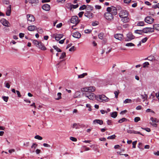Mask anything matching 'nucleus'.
Segmentation results:
<instances>
[{
	"label": "nucleus",
	"instance_id": "obj_25",
	"mask_svg": "<svg viewBox=\"0 0 159 159\" xmlns=\"http://www.w3.org/2000/svg\"><path fill=\"white\" fill-rule=\"evenodd\" d=\"M135 33L139 34H142L143 33V30H136L134 31Z\"/></svg>",
	"mask_w": 159,
	"mask_h": 159
},
{
	"label": "nucleus",
	"instance_id": "obj_42",
	"mask_svg": "<svg viewBox=\"0 0 159 159\" xmlns=\"http://www.w3.org/2000/svg\"><path fill=\"white\" fill-rule=\"evenodd\" d=\"M125 45L127 47H132L134 46L135 45L132 43H126Z\"/></svg>",
	"mask_w": 159,
	"mask_h": 159
},
{
	"label": "nucleus",
	"instance_id": "obj_23",
	"mask_svg": "<svg viewBox=\"0 0 159 159\" xmlns=\"http://www.w3.org/2000/svg\"><path fill=\"white\" fill-rule=\"evenodd\" d=\"M71 29L70 30V31L73 32L74 30H75V31H77V30H78V28L77 27V25L75 24V25L71 26Z\"/></svg>",
	"mask_w": 159,
	"mask_h": 159
},
{
	"label": "nucleus",
	"instance_id": "obj_59",
	"mask_svg": "<svg viewBox=\"0 0 159 159\" xmlns=\"http://www.w3.org/2000/svg\"><path fill=\"white\" fill-rule=\"evenodd\" d=\"M37 145L35 143H33L32 145L31 146V148H34L35 149L36 147H37Z\"/></svg>",
	"mask_w": 159,
	"mask_h": 159
},
{
	"label": "nucleus",
	"instance_id": "obj_47",
	"mask_svg": "<svg viewBox=\"0 0 159 159\" xmlns=\"http://www.w3.org/2000/svg\"><path fill=\"white\" fill-rule=\"evenodd\" d=\"M116 137V136L114 134L111 136L108 137L107 138V139H113L115 138Z\"/></svg>",
	"mask_w": 159,
	"mask_h": 159
},
{
	"label": "nucleus",
	"instance_id": "obj_60",
	"mask_svg": "<svg viewBox=\"0 0 159 159\" xmlns=\"http://www.w3.org/2000/svg\"><path fill=\"white\" fill-rule=\"evenodd\" d=\"M2 98L4 101H5V102H7L8 101V97H2Z\"/></svg>",
	"mask_w": 159,
	"mask_h": 159
},
{
	"label": "nucleus",
	"instance_id": "obj_35",
	"mask_svg": "<svg viewBox=\"0 0 159 159\" xmlns=\"http://www.w3.org/2000/svg\"><path fill=\"white\" fill-rule=\"evenodd\" d=\"M43 145L45 147L49 148H54L53 147H52L53 145L51 146L48 144L44 143L43 144Z\"/></svg>",
	"mask_w": 159,
	"mask_h": 159
},
{
	"label": "nucleus",
	"instance_id": "obj_43",
	"mask_svg": "<svg viewBox=\"0 0 159 159\" xmlns=\"http://www.w3.org/2000/svg\"><path fill=\"white\" fill-rule=\"evenodd\" d=\"M149 65V64L148 62H146L143 63V68H146L147 67H148V66Z\"/></svg>",
	"mask_w": 159,
	"mask_h": 159
},
{
	"label": "nucleus",
	"instance_id": "obj_56",
	"mask_svg": "<svg viewBox=\"0 0 159 159\" xmlns=\"http://www.w3.org/2000/svg\"><path fill=\"white\" fill-rule=\"evenodd\" d=\"M152 7L154 9H156L157 8H159V3H157L156 5L152 6Z\"/></svg>",
	"mask_w": 159,
	"mask_h": 159
},
{
	"label": "nucleus",
	"instance_id": "obj_63",
	"mask_svg": "<svg viewBox=\"0 0 159 159\" xmlns=\"http://www.w3.org/2000/svg\"><path fill=\"white\" fill-rule=\"evenodd\" d=\"M16 94L17 95L18 97L20 98L21 96V95L19 91H18V90L16 91Z\"/></svg>",
	"mask_w": 159,
	"mask_h": 159
},
{
	"label": "nucleus",
	"instance_id": "obj_45",
	"mask_svg": "<svg viewBox=\"0 0 159 159\" xmlns=\"http://www.w3.org/2000/svg\"><path fill=\"white\" fill-rule=\"evenodd\" d=\"M86 7H87L86 5H83L80 7L79 10H84L85 9H86Z\"/></svg>",
	"mask_w": 159,
	"mask_h": 159
},
{
	"label": "nucleus",
	"instance_id": "obj_29",
	"mask_svg": "<svg viewBox=\"0 0 159 159\" xmlns=\"http://www.w3.org/2000/svg\"><path fill=\"white\" fill-rule=\"evenodd\" d=\"M86 10L89 11H91L93 9V7L91 6L88 5L86 6Z\"/></svg>",
	"mask_w": 159,
	"mask_h": 159
},
{
	"label": "nucleus",
	"instance_id": "obj_15",
	"mask_svg": "<svg viewBox=\"0 0 159 159\" xmlns=\"http://www.w3.org/2000/svg\"><path fill=\"white\" fill-rule=\"evenodd\" d=\"M29 2L32 6H35L39 3V0H29Z\"/></svg>",
	"mask_w": 159,
	"mask_h": 159
},
{
	"label": "nucleus",
	"instance_id": "obj_17",
	"mask_svg": "<svg viewBox=\"0 0 159 159\" xmlns=\"http://www.w3.org/2000/svg\"><path fill=\"white\" fill-rule=\"evenodd\" d=\"M121 18V21L124 23H127L129 21V18L128 16H124Z\"/></svg>",
	"mask_w": 159,
	"mask_h": 159
},
{
	"label": "nucleus",
	"instance_id": "obj_41",
	"mask_svg": "<svg viewBox=\"0 0 159 159\" xmlns=\"http://www.w3.org/2000/svg\"><path fill=\"white\" fill-rule=\"evenodd\" d=\"M76 47L74 46H73L70 48V52H73L76 50Z\"/></svg>",
	"mask_w": 159,
	"mask_h": 159
},
{
	"label": "nucleus",
	"instance_id": "obj_36",
	"mask_svg": "<svg viewBox=\"0 0 159 159\" xmlns=\"http://www.w3.org/2000/svg\"><path fill=\"white\" fill-rule=\"evenodd\" d=\"M132 100L130 99H126L123 102V103L125 104L127 103H130L132 102Z\"/></svg>",
	"mask_w": 159,
	"mask_h": 159
},
{
	"label": "nucleus",
	"instance_id": "obj_53",
	"mask_svg": "<svg viewBox=\"0 0 159 159\" xmlns=\"http://www.w3.org/2000/svg\"><path fill=\"white\" fill-rule=\"evenodd\" d=\"M114 93L115 95V98H117L118 97V95H119V92H118V91H115L114 92Z\"/></svg>",
	"mask_w": 159,
	"mask_h": 159
},
{
	"label": "nucleus",
	"instance_id": "obj_6",
	"mask_svg": "<svg viewBox=\"0 0 159 159\" xmlns=\"http://www.w3.org/2000/svg\"><path fill=\"white\" fill-rule=\"evenodd\" d=\"M134 36L131 33H129L127 34V38L125 39V41H130L134 39Z\"/></svg>",
	"mask_w": 159,
	"mask_h": 159
},
{
	"label": "nucleus",
	"instance_id": "obj_1",
	"mask_svg": "<svg viewBox=\"0 0 159 159\" xmlns=\"http://www.w3.org/2000/svg\"><path fill=\"white\" fill-rule=\"evenodd\" d=\"M97 100L103 102H108L109 99L104 95H100L96 96Z\"/></svg>",
	"mask_w": 159,
	"mask_h": 159
},
{
	"label": "nucleus",
	"instance_id": "obj_26",
	"mask_svg": "<svg viewBox=\"0 0 159 159\" xmlns=\"http://www.w3.org/2000/svg\"><path fill=\"white\" fill-rule=\"evenodd\" d=\"M79 7V5L78 4H76V5H73L72 4L70 5V10H71L72 8L74 9H76L78 7Z\"/></svg>",
	"mask_w": 159,
	"mask_h": 159
},
{
	"label": "nucleus",
	"instance_id": "obj_48",
	"mask_svg": "<svg viewBox=\"0 0 159 159\" xmlns=\"http://www.w3.org/2000/svg\"><path fill=\"white\" fill-rule=\"evenodd\" d=\"M138 148L140 149H142L143 148V144L141 143H139L138 144Z\"/></svg>",
	"mask_w": 159,
	"mask_h": 159
},
{
	"label": "nucleus",
	"instance_id": "obj_37",
	"mask_svg": "<svg viewBox=\"0 0 159 159\" xmlns=\"http://www.w3.org/2000/svg\"><path fill=\"white\" fill-rule=\"evenodd\" d=\"M53 48L56 50L57 51L59 52H61V50L58 47H57L56 46H53Z\"/></svg>",
	"mask_w": 159,
	"mask_h": 159
},
{
	"label": "nucleus",
	"instance_id": "obj_55",
	"mask_svg": "<svg viewBox=\"0 0 159 159\" xmlns=\"http://www.w3.org/2000/svg\"><path fill=\"white\" fill-rule=\"evenodd\" d=\"M3 4L6 5H8L9 3V2L8 0H3Z\"/></svg>",
	"mask_w": 159,
	"mask_h": 159
},
{
	"label": "nucleus",
	"instance_id": "obj_52",
	"mask_svg": "<svg viewBox=\"0 0 159 159\" xmlns=\"http://www.w3.org/2000/svg\"><path fill=\"white\" fill-rule=\"evenodd\" d=\"M140 120V117H136L134 119V121L135 122H137L139 121Z\"/></svg>",
	"mask_w": 159,
	"mask_h": 159
},
{
	"label": "nucleus",
	"instance_id": "obj_18",
	"mask_svg": "<svg viewBox=\"0 0 159 159\" xmlns=\"http://www.w3.org/2000/svg\"><path fill=\"white\" fill-rule=\"evenodd\" d=\"M93 123L94 124H99L100 125H102L103 124V121L102 120L99 119H96L93 121Z\"/></svg>",
	"mask_w": 159,
	"mask_h": 159
},
{
	"label": "nucleus",
	"instance_id": "obj_62",
	"mask_svg": "<svg viewBox=\"0 0 159 159\" xmlns=\"http://www.w3.org/2000/svg\"><path fill=\"white\" fill-rule=\"evenodd\" d=\"M84 13V12L83 11H81L78 14V16L79 17H81L82 16Z\"/></svg>",
	"mask_w": 159,
	"mask_h": 159
},
{
	"label": "nucleus",
	"instance_id": "obj_61",
	"mask_svg": "<svg viewBox=\"0 0 159 159\" xmlns=\"http://www.w3.org/2000/svg\"><path fill=\"white\" fill-rule=\"evenodd\" d=\"M148 38L147 37H145L141 40V42L142 43H145L148 40Z\"/></svg>",
	"mask_w": 159,
	"mask_h": 159
},
{
	"label": "nucleus",
	"instance_id": "obj_32",
	"mask_svg": "<svg viewBox=\"0 0 159 159\" xmlns=\"http://www.w3.org/2000/svg\"><path fill=\"white\" fill-rule=\"evenodd\" d=\"M88 75L86 73H84L81 75H78V78H82L84 77L85 76L87 75Z\"/></svg>",
	"mask_w": 159,
	"mask_h": 159
},
{
	"label": "nucleus",
	"instance_id": "obj_4",
	"mask_svg": "<svg viewBox=\"0 0 159 159\" xmlns=\"http://www.w3.org/2000/svg\"><path fill=\"white\" fill-rule=\"evenodd\" d=\"M104 16L105 18L108 21H111L114 19V16L110 13L107 12H105L104 14Z\"/></svg>",
	"mask_w": 159,
	"mask_h": 159
},
{
	"label": "nucleus",
	"instance_id": "obj_57",
	"mask_svg": "<svg viewBox=\"0 0 159 159\" xmlns=\"http://www.w3.org/2000/svg\"><path fill=\"white\" fill-rule=\"evenodd\" d=\"M11 11L9 10H7L6 12V14L7 16H10V15Z\"/></svg>",
	"mask_w": 159,
	"mask_h": 159
},
{
	"label": "nucleus",
	"instance_id": "obj_44",
	"mask_svg": "<svg viewBox=\"0 0 159 159\" xmlns=\"http://www.w3.org/2000/svg\"><path fill=\"white\" fill-rule=\"evenodd\" d=\"M34 138L39 140H41L43 139L42 137L39 135H36L35 136Z\"/></svg>",
	"mask_w": 159,
	"mask_h": 159
},
{
	"label": "nucleus",
	"instance_id": "obj_33",
	"mask_svg": "<svg viewBox=\"0 0 159 159\" xmlns=\"http://www.w3.org/2000/svg\"><path fill=\"white\" fill-rule=\"evenodd\" d=\"M141 96L143 100V101H144L146 99H147L148 98V96L146 94H144V95L141 94Z\"/></svg>",
	"mask_w": 159,
	"mask_h": 159
},
{
	"label": "nucleus",
	"instance_id": "obj_30",
	"mask_svg": "<svg viewBox=\"0 0 159 159\" xmlns=\"http://www.w3.org/2000/svg\"><path fill=\"white\" fill-rule=\"evenodd\" d=\"M144 25V22L143 21H139L137 24V25L138 26H143Z\"/></svg>",
	"mask_w": 159,
	"mask_h": 159
},
{
	"label": "nucleus",
	"instance_id": "obj_7",
	"mask_svg": "<svg viewBox=\"0 0 159 159\" xmlns=\"http://www.w3.org/2000/svg\"><path fill=\"white\" fill-rule=\"evenodd\" d=\"M70 22L71 23L77 25L79 22L78 17L76 16H72L71 19L70 20Z\"/></svg>",
	"mask_w": 159,
	"mask_h": 159
},
{
	"label": "nucleus",
	"instance_id": "obj_3",
	"mask_svg": "<svg viewBox=\"0 0 159 159\" xmlns=\"http://www.w3.org/2000/svg\"><path fill=\"white\" fill-rule=\"evenodd\" d=\"M107 11L110 12L113 16L116 15L117 14V9L116 7L113 6L107 7Z\"/></svg>",
	"mask_w": 159,
	"mask_h": 159
},
{
	"label": "nucleus",
	"instance_id": "obj_20",
	"mask_svg": "<svg viewBox=\"0 0 159 159\" xmlns=\"http://www.w3.org/2000/svg\"><path fill=\"white\" fill-rule=\"evenodd\" d=\"M63 34H56L55 39L56 40L59 41L60 39L62 38Z\"/></svg>",
	"mask_w": 159,
	"mask_h": 159
},
{
	"label": "nucleus",
	"instance_id": "obj_50",
	"mask_svg": "<svg viewBox=\"0 0 159 159\" xmlns=\"http://www.w3.org/2000/svg\"><path fill=\"white\" fill-rule=\"evenodd\" d=\"M66 56V53L65 52H63L60 57V59H61L63 58Z\"/></svg>",
	"mask_w": 159,
	"mask_h": 159
},
{
	"label": "nucleus",
	"instance_id": "obj_34",
	"mask_svg": "<svg viewBox=\"0 0 159 159\" xmlns=\"http://www.w3.org/2000/svg\"><path fill=\"white\" fill-rule=\"evenodd\" d=\"M127 120V119L126 118H123L119 120L118 121V122L119 123H121L124 122L126 121Z\"/></svg>",
	"mask_w": 159,
	"mask_h": 159
},
{
	"label": "nucleus",
	"instance_id": "obj_39",
	"mask_svg": "<svg viewBox=\"0 0 159 159\" xmlns=\"http://www.w3.org/2000/svg\"><path fill=\"white\" fill-rule=\"evenodd\" d=\"M40 42L37 40H34L33 41V43L37 47V46L39 45V44Z\"/></svg>",
	"mask_w": 159,
	"mask_h": 159
},
{
	"label": "nucleus",
	"instance_id": "obj_9",
	"mask_svg": "<svg viewBox=\"0 0 159 159\" xmlns=\"http://www.w3.org/2000/svg\"><path fill=\"white\" fill-rule=\"evenodd\" d=\"M154 20V19L150 16H148L145 19V22L150 24L152 23Z\"/></svg>",
	"mask_w": 159,
	"mask_h": 159
},
{
	"label": "nucleus",
	"instance_id": "obj_10",
	"mask_svg": "<svg viewBox=\"0 0 159 159\" xmlns=\"http://www.w3.org/2000/svg\"><path fill=\"white\" fill-rule=\"evenodd\" d=\"M115 39L120 41H122L124 39L123 35L122 34H116L114 35Z\"/></svg>",
	"mask_w": 159,
	"mask_h": 159
},
{
	"label": "nucleus",
	"instance_id": "obj_13",
	"mask_svg": "<svg viewBox=\"0 0 159 159\" xmlns=\"http://www.w3.org/2000/svg\"><path fill=\"white\" fill-rule=\"evenodd\" d=\"M42 8L45 11H49L50 10V7L49 5L45 4L42 6Z\"/></svg>",
	"mask_w": 159,
	"mask_h": 159
},
{
	"label": "nucleus",
	"instance_id": "obj_19",
	"mask_svg": "<svg viewBox=\"0 0 159 159\" xmlns=\"http://www.w3.org/2000/svg\"><path fill=\"white\" fill-rule=\"evenodd\" d=\"M0 21L3 25L5 26H8V24L9 22L5 19L3 18L1 19Z\"/></svg>",
	"mask_w": 159,
	"mask_h": 159
},
{
	"label": "nucleus",
	"instance_id": "obj_24",
	"mask_svg": "<svg viewBox=\"0 0 159 159\" xmlns=\"http://www.w3.org/2000/svg\"><path fill=\"white\" fill-rule=\"evenodd\" d=\"M80 91L76 92L74 94V97L75 98H79L80 97Z\"/></svg>",
	"mask_w": 159,
	"mask_h": 159
},
{
	"label": "nucleus",
	"instance_id": "obj_51",
	"mask_svg": "<svg viewBox=\"0 0 159 159\" xmlns=\"http://www.w3.org/2000/svg\"><path fill=\"white\" fill-rule=\"evenodd\" d=\"M86 107H88L89 108L88 110L89 111H91V106L89 104H87L86 105Z\"/></svg>",
	"mask_w": 159,
	"mask_h": 159
},
{
	"label": "nucleus",
	"instance_id": "obj_14",
	"mask_svg": "<svg viewBox=\"0 0 159 159\" xmlns=\"http://www.w3.org/2000/svg\"><path fill=\"white\" fill-rule=\"evenodd\" d=\"M39 45L37 46V47L42 50H46V48L44 44L41 42H40Z\"/></svg>",
	"mask_w": 159,
	"mask_h": 159
},
{
	"label": "nucleus",
	"instance_id": "obj_11",
	"mask_svg": "<svg viewBox=\"0 0 159 159\" xmlns=\"http://www.w3.org/2000/svg\"><path fill=\"white\" fill-rule=\"evenodd\" d=\"M143 33H147L148 32H154V28L150 27H147L143 29Z\"/></svg>",
	"mask_w": 159,
	"mask_h": 159
},
{
	"label": "nucleus",
	"instance_id": "obj_5",
	"mask_svg": "<svg viewBox=\"0 0 159 159\" xmlns=\"http://www.w3.org/2000/svg\"><path fill=\"white\" fill-rule=\"evenodd\" d=\"M84 95L86 97L91 100H93L95 98H96L95 95L92 93H90L89 94L86 93Z\"/></svg>",
	"mask_w": 159,
	"mask_h": 159
},
{
	"label": "nucleus",
	"instance_id": "obj_2",
	"mask_svg": "<svg viewBox=\"0 0 159 159\" xmlns=\"http://www.w3.org/2000/svg\"><path fill=\"white\" fill-rule=\"evenodd\" d=\"M118 10H120L119 13V17L121 18L124 16H128L129 15V12L126 10L121 9L120 7H118Z\"/></svg>",
	"mask_w": 159,
	"mask_h": 159
},
{
	"label": "nucleus",
	"instance_id": "obj_54",
	"mask_svg": "<svg viewBox=\"0 0 159 159\" xmlns=\"http://www.w3.org/2000/svg\"><path fill=\"white\" fill-rule=\"evenodd\" d=\"M141 129H142L144 130H146V131L148 132H150L151 131V129L150 128H143L142 127H141Z\"/></svg>",
	"mask_w": 159,
	"mask_h": 159
},
{
	"label": "nucleus",
	"instance_id": "obj_31",
	"mask_svg": "<svg viewBox=\"0 0 159 159\" xmlns=\"http://www.w3.org/2000/svg\"><path fill=\"white\" fill-rule=\"evenodd\" d=\"M154 30L156 29V30L159 31V24H155L153 25Z\"/></svg>",
	"mask_w": 159,
	"mask_h": 159
},
{
	"label": "nucleus",
	"instance_id": "obj_38",
	"mask_svg": "<svg viewBox=\"0 0 159 159\" xmlns=\"http://www.w3.org/2000/svg\"><path fill=\"white\" fill-rule=\"evenodd\" d=\"M78 124L75 123L73 124L72 125V127L73 128H75L76 129H78Z\"/></svg>",
	"mask_w": 159,
	"mask_h": 159
},
{
	"label": "nucleus",
	"instance_id": "obj_49",
	"mask_svg": "<svg viewBox=\"0 0 159 159\" xmlns=\"http://www.w3.org/2000/svg\"><path fill=\"white\" fill-rule=\"evenodd\" d=\"M103 33H100L98 35V38L100 39H103Z\"/></svg>",
	"mask_w": 159,
	"mask_h": 159
},
{
	"label": "nucleus",
	"instance_id": "obj_8",
	"mask_svg": "<svg viewBox=\"0 0 159 159\" xmlns=\"http://www.w3.org/2000/svg\"><path fill=\"white\" fill-rule=\"evenodd\" d=\"M27 17L29 24H30V22H34L35 21V18L32 15L27 14Z\"/></svg>",
	"mask_w": 159,
	"mask_h": 159
},
{
	"label": "nucleus",
	"instance_id": "obj_28",
	"mask_svg": "<svg viewBox=\"0 0 159 159\" xmlns=\"http://www.w3.org/2000/svg\"><path fill=\"white\" fill-rule=\"evenodd\" d=\"M89 92H94L95 90V88L93 86H90L89 87Z\"/></svg>",
	"mask_w": 159,
	"mask_h": 159
},
{
	"label": "nucleus",
	"instance_id": "obj_16",
	"mask_svg": "<svg viewBox=\"0 0 159 159\" xmlns=\"http://www.w3.org/2000/svg\"><path fill=\"white\" fill-rule=\"evenodd\" d=\"M93 14L89 11H87L84 13V16L88 18H91L93 17Z\"/></svg>",
	"mask_w": 159,
	"mask_h": 159
},
{
	"label": "nucleus",
	"instance_id": "obj_64",
	"mask_svg": "<svg viewBox=\"0 0 159 159\" xmlns=\"http://www.w3.org/2000/svg\"><path fill=\"white\" fill-rule=\"evenodd\" d=\"M70 140H71L73 141H77V139L75 138L72 137H70Z\"/></svg>",
	"mask_w": 159,
	"mask_h": 159
},
{
	"label": "nucleus",
	"instance_id": "obj_46",
	"mask_svg": "<svg viewBox=\"0 0 159 159\" xmlns=\"http://www.w3.org/2000/svg\"><path fill=\"white\" fill-rule=\"evenodd\" d=\"M150 120L153 122L155 123L158 122V120L156 118H154L152 117L151 118Z\"/></svg>",
	"mask_w": 159,
	"mask_h": 159
},
{
	"label": "nucleus",
	"instance_id": "obj_40",
	"mask_svg": "<svg viewBox=\"0 0 159 159\" xmlns=\"http://www.w3.org/2000/svg\"><path fill=\"white\" fill-rule=\"evenodd\" d=\"M81 90L82 91H85L86 92H89V87H85L81 88Z\"/></svg>",
	"mask_w": 159,
	"mask_h": 159
},
{
	"label": "nucleus",
	"instance_id": "obj_12",
	"mask_svg": "<svg viewBox=\"0 0 159 159\" xmlns=\"http://www.w3.org/2000/svg\"><path fill=\"white\" fill-rule=\"evenodd\" d=\"M72 34L74 37L78 39L80 38L81 36V34L78 31L72 32Z\"/></svg>",
	"mask_w": 159,
	"mask_h": 159
},
{
	"label": "nucleus",
	"instance_id": "obj_58",
	"mask_svg": "<svg viewBox=\"0 0 159 159\" xmlns=\"http://www.w3.org/2000/svg\"><path fill=\"white\" fill-rule=\"evenodd\" d=\"M137 141H135L133 142L132 143V145H133L132 148H136V145L137 143Z\"/></svg>",
	"mask_w": 159,
	"mask_h": 159
},
{
	"label": "nucleus",
	"instance_id": "obj_27",
	"mask_svg": "<svg viewBox=\"0 0 159 159\" xmlns=\"http://www.w3.org/2000/svg\"><path fill=\"white\" fill-rule=\"evenodd\" d=\"M61 93H58L57 94V97H56L55 99L57 100H59L61 98Z\"/></svg>",
	"mask_w": 159,
	"mask_h": 159
},
{
	"label": "nucleus",
	"instance_id": "obj_22",
	"mask_svg": "<svg viewBox=\"0 0 159 159\" xmlns=\"http://www.w3.org/2000/svg\"><path fill=\"white\" fill-rule=\"evenodd\" d=\"M111 116L113 118H116L117 116V112L116 111L110 113Z\"/></svg>",
	"mask_w": 159,
	"mask_h": 159
},
{
	"label": "nucleus",
	"instance_id": "obj_21",
	"mask_svg": "<svg viewBox=\"0 0 159 159\" xmlns=\"http://www.w3.org/2000/svg\"><path fill=\"white\" fill-rule=\"evenodd\" d=\"M36 26L34 25L29 26L28 27V30L30 31H33L35 29Z\"/></svg>",
	"mask_w": 159,
	"mask_h": 159
}]
</instances>
